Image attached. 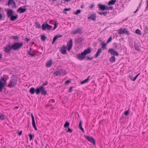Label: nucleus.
Listing matches in <instances>:
<instances>
[{
    "label": "nucleus",
    "instance_id": "obj_17",
    "mask_svg": "<svg viewBox=\"0 0 148 148\" xmlns=\"http://www.w3.org/2000/svg\"><path fill=\"white\" fill-rule=\"evenodd\" d=\"M91 19L93 21H95L96 19V15L95 14H91L88 18V19Z\"/></svg>",
    "mask_w": 148,
    "mask_h": 148
},
{
    "label": "nucleus",
    "instance_id": "obj_34",
    "mask_svg": "<svg viewBox=\"0 0 148 148\" xmlns=\"http://www.w3.org/2000/svg\"><path fill=\"white\" fill-rule=\"evenodd\" d=\"M11 38L15 40H17L18 39L19 37L17 36H11Z\"/></svg>",
    "mask_w": 148,
    "mask_h": 148
},
{
    "label": "nucleus",
    "instance_id": "obj_52",
    "mask_svg": "<svg viewBox=\"0 0 148 148\" xmlns=\"http://www.w3.org/2000/svg\"><path fill=\"white\" fill-rule=\"evenodd\" d=\"M29 137L30 140H31L32 139V135H31V134L29 135Z\"/></svg>",
    "mask_w": 148,
    "mask_h": 148
},
{
    "label": "nucleus",
    "instance_id": "obj_33",
    "mask_svg": "<svg viewBox=\"0 0 148 148\" xmlns=\"http://www.w3.org/2000/svg\"><path fill=\"white\" fill-rule=\"evenodd\" d=\"M140 73H139L138 74H137L134 78V79H132V78H131V80H132L133 81H135L136 79H137L138 75H140Z\"/></svg>",
    "mask_w": 148,
    "mask_h": 148
},
{
    "label": "nucleus",
    "instance_id": "obj_36",
    "mask_svg": "<svg viewBox=\"0 0 148 148\" xmlns=\"http://www.w3.org/2000/svg\"><path fill=\"white\" fill-rule=\"evenodd\" d=\"M134 46L136 50L137 51L139 50V47L138 45H135Z\"/></svg>",
    "mask_w": 148,
    "mask_h": 148
},
{
    "label": "nucleus",
    "instance_id": "obj_53",
    "mask_svg": "<svg viewBox=\"0 0 148 148\" xmlns=\"http://www.w3.org/2000/svg\"><path fill=\"white\" fill-rule=\"evenodd\" d=\"M70 81L69 80H67V81H66L65 82V84H67L68 83H69L70 82Z\"/></svg>",
    "mask_w": 148,
    "mask_h": 148
},
{
    "label": "nucleus",
    "instance_id": "obj_4",
    "mask_svg": "<svg viewBox=\"0 0 148 148\" xmlns=\"http://www.w3.org/2000/svg\"><path fill=\"white\" fill-rule=\"evenodd\" d=\"M17 83V79L15 77H12L8 86L10 87H13L16 85Z\"/></svg>",
    "mask_w": 148,
    "mask_h": 148
},
{
    "label": "nucleus",
    "instance_id": "obj_42",
    "mask_svg": "<svg viewBox=\"0 0 148 148\" xmlns=\"http://www.w3.org/2000/svg\"><path fill=\"white\" fill-rule=\"evenodd\" d=\"M98 13L100 15H104L106 14V12H99Z\"/></svg>",
    "mask_w": 148,
    "mask_h": 148
},
{
    "label": "nucleus",
    "instance_id": "obj_47",
    "mask_svg": "<svg viewBox=\"0 0 148 148\" xmlns=\"http://www.w3.org/2000/svg\"><path fill=\"white\" fill-rule=\"evenodd\" d=\"M71 10V9L70 8H65L64 10V11H70V10Z\"/></svg>",
    "mask_w": 148,
    "mask_h": 148
},
{
    "label": "nucleus",
    "instance_id": "obj_64",
    "mask_svg": "<svg viewBox=\"0 0 148 148\" xmlns=\"http://www.w3.org/2000/svg\"><path fill=\"white\" fill-rule=\"evenodd\" d=\"M27 51V52H28V53L29 55H30V53H30V51H28V50Z\"/></svg>",
    "mask_w": 148,
    "mask_h": 148
},
{
    "label": "nucleus",
    "instance_id": "obj_58",
    "mask_svg": "<svg viewBox=\"0 0 148 148\" xmlns=\"http://www.w3.org/2000/svg\"><path fill=\"white\" fill-rule=\"evenodd\" d=\"M25 40H26V41H29V40L30 39L29 38H26L25 39Z\"/></svg>",
    "mask_w": 148,
    "mask_h": 148
},
{
    "label": "nucleus",
    "instance_id": "obj_24",
    "mask_svg": "<svg viewBox=\"0 0 148 148\" xmlns=\"http://www.w3.org/2000/svg\"><path fill=\"white\" fill-rule=\"evenodd\" d=\"M35 91H36V90H35V89L34 87H32L30 89L29 92L31 94H34Z\"/></svg>",
    "mask_w": 148,
    "mask_h": 148
},
{
    "label": "nucleus",
    "instance_id": "obj_41",
    "mask_svg": "<svg viewBox=\"0 0 148 148\" xmlns=\"http://www.w3.org/2000/svg\"><path fill=\"white\" fill-rule=\"evenodd\" d=\"M80 12L81 10H77L76 12H75L74 14H75L77 15L79 14L80 13Z\"/></svg>",
    "mask_w": 148,
    "mask_h": 148
},
{
    "label": "nucleus",
    "instance_id": "obj_28",
    "mask_svg": "<svg viewBox=\"0 0 148 148\" xmlns=\"http://www.w3.org/2000/svg\"><path fill=\"white\" fill-rule=\"evenodd\" d=\"M6 118V116L1 113H0V120H3Z\"/></svg>",
    "mask_w": 148,
    "mask_h": 148
},
{
    "label": "nucleus",
    "instance_id": "obj_20",
    "mask_svg": "<svg viewBox=\"0 0 148 148\" xmlns=\"http://www.w3.org/2000/svg\"><path fill=\"white\" fill-rule=\"evenodd\" d=\"M18 17V15L17 14L15 16L12 15L10 17V20L12 21H15L17 19Z\"/></svg>",
    "mask_w": 148,
    "mask_h": 148
},
{
    "label": "nucleus",
    "instance_id": "obj_2",
    "mask_svg": "<svg viewBox=\"0 0 148 148\" xmlns=\"http://www.w3.org/2000/svg\"><path fill=\"white\" fill-rule=\"evenodd\" d=\"M23 45L22 42H14L12 45V49L16 50L20 49Z\"/></svg>",
    "mask_w": 148,
    "mask_h": 148
},
{
    "label": "nucleus",
    "instance_id": "obj_55",
    "mask_svg": "<svg viewBox=\"0 0 148 148\" xmlns=\"http://www.w3.org/2000/svg\"><path fill=\"white\" fill-rule=\"evenodd\" d=\"M3 18V16L0 13V19H2Z\"/></svg>",
    "mask_w": 148,
    "mask_h": 148
},
{
    "label": "nucleus",
    "instance_id": "obj_39",
    "mask_svg": "<svg viewBox=\"0 0 148 148\" xmlns=\"http://www.w3.org/2000/svg\"><path fill=\"white\" fill-rule=\"evenodd\" d=\"M69 125V123L68 122H66L64 125V127H68Z\"/></svg>",
    "mask_w": 148,
    "mask_h": 148
},
{
    "label": "nucleus",
    "instance_id": "obj_32",
    "mask_svg": "<svg viewBox=\"0 0 148 148\" xmlns=\"http://www.w3.org/2000/svg\"><path fill=\"white\" fill-rule=\"evenodd\" d=\"M35 25L36 28H41V26L40 24L37 23H35Z\"/></svg>",
    "mask_w": 148,
    "mask_h": 148
},
{
    "label": "nucleus",
    "instance_id": "obj_19",
    "mask_svg": "<svg viewBox=\"0 0 148 148\" xmlns=\"http://www.w3.org/2000/svg\"><path fill=\"white\" fill-rule=\"evenodd\" d=\"M13 11L11 10H8L7 12V15L8 17H10L13 15Z\"/></svg>",
    "mask_w": 148,
    "mask_h": 148
},
{
    "label": "nucleus",
    "instance_id": "obj_57",
    "mask_svg": "<svg viewBox=\"0 0 148 148\" xmlns=\"http://www.w3.org/2000/svg\"><path fill=\"white\" fill-rule=\"evenodd\" d=\"M138 9H139V7H138L136 11L134 12V13H136L138 11Z\"/></svg>",
    "mask_w": 148,
    "mask_h": 148
},
{
    "label": "nucleus",
    "instance_id": "obj_50",
    "mask_svg": "<svg viewBox=\"0 0 148 148\" xmlns=\"http://www.w3.org/2000/svg\"><path fill=\"white\" fill-rule=\"evenodd\" d=\"M22 133V131H20V132H18V134L19 135H21Z\"/></svg>",
    "mask_w": 148,
    "mask_h": 148
},
{
    "label": "nucleus",
    "instance_id": "obj_37",
    "mask_svg": "<svg viewBox=\"0 0 148 148\" xmlns=\"http://www.w3.org/2000/svg\"><path fill=\"white\" fill-rule=\"evenodd\" d=\"M58 37L57 36H55L53 38V40L52 42V44H53L55 42L56 40L57 39Z\"/></svg>",
    "mask_w": 148,
    "mask_h": 148
},
{
    "label": "nucleus",
    "instance_id": "obj_35",
    "mask_svg": "<svg viewBox=\"0 0 148 148\" xmlns=\"http://www.w3.org/2000/svg\"><path fill=\"white\" fill-rule=\"evenodd\" d=\"M136 33L138 34H139L140 35H141V31L139 30L138 29H137L136 30Z\"/></svg>",
    "mask_w": 148,
    "mask_h": 148
},
{
    "label": "nucleus",
    "instance_id": "obj_63",
    "mask_svg": "<svg viewBox=\"0 0 148 148\" xmlns=\"http://www.w3.org/2000/svg\"><path fill=\"white\" fill-rule=\"evenodd\" d=\"M2 55L0 53V59L2 58Z\"/></svg>",
    "mask_w": 148,
    "mask_h": 148
},
{
    "label": "nucleus",
    "instance_id": "obj_59",
    "mask_svg": "<svg viewBox=\"0 0 148 148\" xmlns=\"http://www.w3.org/2000/svg\"><path fill=\"white\" fill-rule=\"evenodd\" d=\"M18 106H16V107H15L14 108V110H15V109H18Z\"/></svg>",
    "mask_w": 148,
    "mask_h": 148
},
{
    "label": "nucleus",
    "instance_id": "obj_14",
    "mask_svg": "<svg viewBox=\"0 0 148 148\" xmlns=\"http://www.w3.org/2000/svg\"><path fill=\"white\" fill-rule=\"evenodd\" d=\"M31 117L32 120V125L36 130H37V128L36 127L34 116L32 114H31Z\"/></svg>",
    "mask_w": 148,
    "mask_h": 148
},
{
    "label": "nucleus",
    "instance_id": "obj_3",
    "mask_svg": "<svg viewBox=\"0 0 148 148\" xmlns=\"http://www.w3.org/2000/svg\"><path fill=\"white\" fill-rule=\"evenodd\" d=\"M67 73L66 71L63 70H59L54 73V75L56 76L58 75H64Z\"/></svg>",
    "mask_w": 148,
    "mask_h": 148
},
{
    "label": "nucleus",
    "instance_id": "obj_9",
    "mask_svg": "<svg viewBox=\"0 0 148 148\" xmlns=\"http://www.w3.org/2000/svg\"><path fill=\"white\" fill-rule=\"evenodd\" d=\"M85 57L86 56L83 52L77 54L76 56L77 58L80 60H83L85 58Z\"/></svg>",
    "mask_w": 148,
    "mask_h": 148
},
{
    "label": "nucleus",
    "instance_id": "obj_12",
    "mask_svg": "<svg viewBox=\"0 0 148 148\" xmlns=\"http://www.w3.org/2000/svg\"><path fill=\"white\" fill-rule=\"evenodd\" d=\"M67 49L69 51L72 49L73 45V40L72 39H70L67 45Z\"/></svg>",
    "mask_w": 148,
    "mask_h": 148
},
{
    "label": "nucleus",
    "instance_id": "obj_27",
    "mask_svg": "<svg viewBox=\"0 0 148 148\" xmlns=\"http://www.w3.org/2000/svg\"><path fill=\"white\" fill-rule=\"evenodd\" d=\"M89 77H90V76L88 77V78H87V79H85L82 82H81L80 83L82 84H83L87 83L89 81Z\"/></svg>",
    "mask_w": 148,
    "mask_h": 148
},
{
    "label": "nucleus",
    "instance_id": "obj_48",
    "mask_svg": "<svg viewBox=\"0 0 148 148\" xmlns=\"http://www.w3.org/2000/svg\"><path fill=\"white\" fill-rule=\"evenodd\" d=\"M79 127H82V121H80V123L79 124Z\"/></svg>",
    "mask_w": 148,
    "mask_h": 148
},
{
    "label": "nucleus",
    "instance_id": "obj_49",
    "mask_svg": "<svg viewBox=\"0 0 148 148\" xmlns=\"http://www.w3.org/2000/svg\"><path fill=\"white\" fill-rule=\"evenodd\" d=\"M82 39L81 38L78 39L77 40V41L79 42V43H80L82 42Z\"/></svg>",
    "mask_w": 148,
    "mask_h": 148
},
{
    "label": "nucleus",
    "instance_id": "obj_23",
    "mask_svg": "<svg viewBox=\"0 0 148 148\" xmlns=\"http://www.w3.org/2000/svg\"><path fill=\"white\" fill-rule=\"evenodd\" d=\"M15 2L14 0H9L8 2V5H15Z\"/></svg>",
    "mask_w": 148,
    "mask_h": 148
},
{
    "label": "nucleus",
    "instance_id": "obj_62",
    "mask_svg": "<svg viewBox=\"0 0 148 148\" xmlns=\"http://www.w3.org/2000/svg\"><path fill=\"white\" fill-rule=\"evenodd\" d=\"M94 6V5H90V8H93V7Z\"/></svg>",
    "mask_w": 148,
    "mask_h": 148
},
{
    "label": "nucleus",
    "instance_id": "obj_56",
    "mask_svg": "<svg viewBox=\"0 0 148 148\" xmlns=\"http://www.w3.org/2000/svg\"><path fill=\"white\" fill-rule=\"evenodd\" d=\"M57 36L58 37V38L62 37V35H57V36Z\"/></svg>",
    "mask_w": 148,
    "mask_h": 148
},
{
    "label": "nucleus",
    "instance_id": "obj_40",
    "mask_svg": "<svg viewBox=\"0 0 148 148\" xmlns=\"http://www.w3.org/2000/svg\"><path fill=\"white\" fill-rule=\"evenodd\" d=\"M146 2H147L146 4L147 5V6L145 9V11H146L147 10H148V0H147V1H146Z\"/></svg>",
    "mask_w": 148,
    "mask_h": 148
},
{
    "label": "nucleus",
    "instance_id": "obj_44",
    "mask_svg": "<svg viewBox=\"0 0 148 148\" xmlns=\"http://www.w3.org/2000/svg\"><path fill=\"white\" fill-rule=\"evenodd\" d=\"M112 40V37L111 36H110L109 38L108 39L107 41V43H108L109 42H110L111 40Z\"/></svg>",
    "mask_w": 148,
    "mask_h": 148
},
{
    "label": "nucleus",
    "instance_id": "obj_5",
    "mask_svg": "<svg viewBox=\"0 0 148 148\" xmlns=\"http://www.w3.org/2000/svg\"><path fill=\"white\" fill-rule=\"evenodd\" d=\"M6 84V80L4 77H1L0 79V92L2 91L3 87Z\"/></svg>",
    "mask_w": 148,
    "mask_h": 148
},
{
    "label": "nucleus",
    "instance_id": "obj_60",
    "mask_svg": "<svg viewBox=\"0 0 148 148\" xmlns=\"http://www.w3.org/2000/svg\"><path fill=\"white\" fill-rule=\"evenodd\" d=\"M73 88V87H71L70 89H69V91L70 92H71V90H72Z\"/></svg>",
    "mask_w": 148,
    "mask_h": 148
},
{
    "label": "nucleus",
    "instance_id": "obj_26",
    "mask_svg": "<svg viewBox=\"0 0 148 148\" xmlns=\"http://www.w3.org/2000/svg\"><path fill=\"white\" fill-rule=\"evenodd\" d=\"M52 61L51 60H49L46 64V66L47 67H49L52 64Z\"/></svg>",
    "mask_w": 148,
    "mask_h": 148
},
{
    "label": "nucleus",
    "instance_id": "obj_31",
    "mask_svg": "<svg viewBox=\"0 0 148 148\" xmlns=\"http://www.w3.org/2000/svg\"><path fill=\"white\" fill-rule=\"evenodd\" d=\"M40 36L41 39L42 40L44 41L46 40L47 37L45 36L42 34Z\"/></svg>",
    "mask_w": 148,
    "mask_h": 148
},
{
    "label": "nucleus",
    "instance_id": "obj_25",
    "mask_svg": "<svg viewBox=\"0 0 148 148\" xmlns=\"http://www.w3.org/2000/svg\"><path fill=\"white\" fill-rule=\"evenodd\" d=\"M116 1V0H111L109 1L108 4L109 5H113L115 3Z\"/></svg>",
    "mask_w": 148,
    "mask_h": 148
},
{
    "label": "nucleus",
    "instance_id": "obj_11",
    "mask_svg": "<svg viewBox=\"0 0 148 148\" xmlns=\"http://www.w3.org/2000/svg\"><path fill=\"white\" fill-rule=\"evenodd\" d=\"M84 138L86 139L88 141L92 143L94 145H95V141L94 138L90 136L85 135Z\"/></svg>",
    "mask_w": 148,
    "mask_h": 148
},
{
    "label": "nucleus",
    "instance_id": "obj_10",
    "mask_svg": "<svg viewBox=\"0 0 148 148\" xmlns=\"http://www.w3.org/2000/svg\"><path fill=\"white\" fill-rule=\"evenodd\" d=\"M108 52V53H110L111 55L116 56H118L119 55L118 53L113 49H109Z\"/></svg>",
    "mask_w": 148,
    "mask_h": 148
},
{
    "label": "nucleus",
    "instance_id": "obj_29",
    "mask_svg": "<svg viewBox=\"0 0 148 148\" xmlns=\"http://www.w3.org/2000/svg\"><path fill=\"white\" fill-rule=\"evenodd\" d=\"M101 45L103 49H106V44L104 42H103L101 43Z\"/></svg>",
    "mask_w": 148,
    "mask_h": 148
},
{
    "label": "nucleus",
    "instance_id": "obj_22",
    "mask_svg": "<svg viewBox=\"0 0 148 148\" xmlns=\"http://www.w3.org/2000/svg\"><path fill=\"white\" fill-rule=\"evenodd\" d=\"M101 51L102 49L101 48L98 49L95 55V57L96 58L97 57L100 55V54L101 53Z\"/></svg>",
    "mask_w": 148,
    "mask_h": 148
},
{
    "label": "nucleus",
    "instance_id": "obj_6",
    "mask_svg": "<svg viewBox=\"0 0 148 148\" xmlns=\"http://www.w3.org/2000/svg\"><path fill=\"white\" fill-rule=\"evenodd\" d=\"M52 28V27L47 23H43L42 25V29L44 30H45L46 29L48 30H51Z\"/></svg>",
    "mask_w": 148,
    "mask_h": 148
},
{
    "label": "nucleus",
    "instance_id": "obj_18",
    "mask_svg": "<svg viewBox=\"0 0 148 148\" xmlns=\"http://www.w3.org/2000/svg\"><path fill=\"white\" fill-rule=\"evenodd\" d=\"M26 10V8H23L22 7H20L17 10V11L20 13H21L25 12Z\"/></svg>",
    "mask_w": 148,
    "mask_h": 148
},
{
    "label": "nucleus",
    "instance_id": "obj_15",
    "mask_svg": "<svg viewBox=\"0 0 148 148\" xmlns=\"http://www.w3.org/2000/svg\"><path fill=\"white\" fill-rule=\"evenodd\" d=\"M60 51L63 54H65L66 53V47L64 46L60 48Z\"/></svg>",
    "mask_w": 148,
    "mask_h": 148
},
{
    "label": "nucleus",
    "instance_id": "obj_30",
    "mask_svg": "<svg viewBox=\"0 0 148 148\" xmlns=\"http://www.w3.org/2000/svg\"><path fill=\"white\" fill-rule=\"evenodd\" d=\"M115 61V58L114 56H112L111 57L110 59V62L113 63Z\"/></svg>",
    "mask_w": 148,
    "mask_h": 148
},
{
    "label": "nucleus",
    "instance_id": "obj_45",
    "mask_svg": "<svg viewBox=\"0 0 148 148\" xmlns=\"http://www.w3.org/2000/svg\"><path fill=\"white\" fill-rule=\"evenodd\" d=\"M73 131V130L71 129L69 127L68 129V130L67 131V132H70L71 133Z\"/></svg>",
    "mask_w": 148,
    "mask_h": 148
},
{
    "label": "nucleus",
    "instance_id": "obj_21",
    "mask_svg": "<svg viewBox=\"0 0 148 148\" xmlns=\"http://www.w3.org/2000/svg\"><path fill=\"white\" fill-rule=\"evenodd\" d=\"M98 6L99 8L102 10H106V6L104 5L99 4L98 5Z\"/></svg>",
    "mask_w": 148,
    "mask_h": 148
},
{
    "label": "nucleus",
    "instance_id": "obj_13",
    "mask_svg": "<svg viewBox=\"0 0 148 148\" xmlns=\"http://www.w3.org/2000/svg\"><path fill=\"white\" fill-rule=\"evenodd\" d=\"M72 34H80L82 33V31L81 28H78L75 30H73L71 32Z\"/></svg>",
    "mask_w": 148,
    "mask_h": 148
},
{
    "label": "nucleus",
    "instance_id": "obj_16",
    "mask_svg": "<svg viewBox=\"0 0 148 148\" xmlns=\"http://www.w3.org/2000/svg\"><path fill=\"white\" fill-rule=\"evenodd\" d=\"M91 52V50L90 48H88V49L85 50L83 52L86 56L87 54L90 53Z\"/></svg>",
    "mask_w": 148,
    "mask_h": 148
},
{
    "label": "nucleus",
    "instance_id": "obj_8",
    "mask_svg": "<svg viewBox=\"0 0 148 148\" xmlns=\"http://www.w3.org/2000/svg\"><path fill=\"white\" fill-rule=\"evenodd\" d=\"M11 49H12V48L10 44H8L4 48V50L6 53H9Z\"/></svg>",
    "mask_w": 148,
    "mask_h": 148
},
{
    "label": "nucleus",
    "instance_id": "obj_7",
    "mask_svg": "<svg viewBox=\"0 0 148 148\" xmlns=\"http://www.w3.org/2000/svg\"><path fill=\"white\" fill-rule=\"evenodd\" d=\"M118 33L120 34H125L128 35H129L130 34L129 31L125 28L124 29H120L119 30Z\"/></svg>",
    "mask_w": 148,
    "mask_h": 148
},
{
    "label": "nucleus",
    "instance_id": "obj_1",
    "mask_svg": "<svg viewBox=\"0 0 148 148\" xmlns=\"http://www.w3.org/2000/svg\"><path fill=\"white\" fill-rule=\"evenodd\" d=\"M40 92L42 95H45L47 93V91L43 86L37 88L36 90V93L37 95Z\"/></svg>",
    "mask_w": 148,
    "mask_h": 148
},
{
    "label": "nucleus",
    "instance_id": "obj_46",
    "mask_svg": "<svg viewBox=\"0 0 148 148\" xmlns=\"http://www.w3.org/2000/svg\"><path fill=\"white\" fill-rule=\"evenodd\" d=\"M129 114V112L128 111H126L124 112V114L125 115H127Z\"/></svg>",
    "mask_w": 148,
    "mask_h": 148
},
{
    "label": "nucleus",
    "instance_id": "obj_61",
    "mask_svg": "<svg viewBox=\"0 0 148 148\" xmlns=\"http://www.w3.org/2000/svg\"><path fill=\"white\" fill-rule=\"evenodd\" d=\"M129 78H130V79H131V78H132V79H134V78L131 75L130 76Z\"/></svg>",
    "mask_w": 148,
    "mask_h": 148
},
{
    "label": "nucleus",
    "instance_id": "obj_54",
    "mask_svg": "<svg viewBox=\"0 0 148 148\" xmlns=\"http://www.w3.org/2000/svg\"><path fill=\"white\" fill-rule=\"evenodd\" d=\"M30 55L31 56H32V57L35 56V54L32 53H30Z\"/></svg>",
    "mask_w": 148,
    "mask_h": 148
},
{
    "label": "nucleus",
    "instance_id": "obj_43",
    "mask_svg": "<svg viewBox=\"0 0 148 148\" xmlns=\"http://www.w3.org/2000/svg\"><path fill=\"white\" fill-rule=\"evenodd\" d=\"M57 24L58 23L57 22H55L54 24V26L53 29V30L55 29L56 28Z\"/></svg>",
    "mask_w": 148,
    "mask_h": 148
},
{
    "label": "nucleus",
    "instance_id": "obj_51",
    "mask_svg": "<svg viewBox=\"0 0 148 148\" xmlns=\"http://www.w3.org/2000/svg\"><path fill=\"white\" fill-rule=\"evenodd\" d=\"M79 128H80V130H81V131L83 132H84V129L82 127H80Z\"/></svg>",
    "mask_w": 148,
    "mask_h": 148
},
{
    "label": "nucleus",
    "instance_id": "obj_38",
    "mask_svg": "<svg viewBox=\"0 0 148 148\" xmlns=\"http://www.w3.org/2000/svg\"><path fill=\"white\" fill-rule=\"evenodd\" d=\"M113 7H108L107 6H106V10H112L113 9Z\"/></svg>",
    "mask_w": 148,
    "mask_h": 148
}]
</instances>
